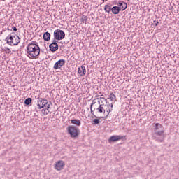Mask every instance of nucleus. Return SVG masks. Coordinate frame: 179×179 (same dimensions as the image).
I'll list each match as a JSON object with an SVG mask.
<instances>
[{
    "instance_id": "f257e3e1",
    "label": "nucleus",
    "mask_w": 179,
    "mask_h": 179,
    "mask_svg": "<svg viewBox=\"0 0 179 179\" xmlns=\"http://www.w3.org/2000/svg\"><path fill=\"white\" fill-rule=\"evenodd\" d=\"M94 100H98V103L94 101H92L90 106L91 114L94 115V118H108L113 109L110 110V103L107 101V99L100 97Z\"/></svg>"
},
{
    "instance_id": "f03ea898",
    "label": "nucleus",
    "mask_w": 179,
    "mask_h": 179,
    "mask_svg": "<svg viewBox=\"0 0 179 179\" xmlns=\"http://www.w3.org/2000/svg\"><path fill=\"white\" fill-rule=\"evenodd\" d=\"M27 52L31 58H36L40 55V46L36 41H32L27 46Z\"/></svg>"
},
{
    "instance_id": "7ed1b4c3",
    "label": "nucleus",
    "mask_w": 179,
    "mask_h": 179,
    "mask_svg": "<svg viewBox=\"0 0 179 179\" xmlns=\"http://www.w3.org/2000/svg\"><path fill=\"white\" fill-rule=\"evenodd\" d=\"M38 108L39 110H41V108H44V107H47L46 110V115L48 114V113H50V110H48V108H50V107L51 106V101H47V99H43V98H39L38 100Z\"/></svg>"
},
{
    "instance_id": "20e7f679",
    "label": "nucleus",
    "mask_w": 179,
    "mask_h": 179,
    "mask_svg": "<svg viewBox=\"0 0 179 179\" xmlns=\"http://www.w3.org/2000/svg\"><path fill=\"white\" fill-rule=\"evenodd\" d=\"M12 34H14L12 33ZM10 34L9 37L6 38L7 40V44H9V45H17L19 43H20V38L19 36L12 35Z\"/></svg>"
},
{
    "instance_id": "39448f33",
    "label": "nucleus",
    "mask_w": 179,
    "mask_h": 179,
    "mask_svg": "<svg viewBox=\"0 0 179 179\" xmlns=\"http://www.w3.org/2000/svg\"><path fill=\"white\" fill-rule=\"evenodd\" d=\"M153 139H155L157 142H164V138H166V134H164V129H161L159 131H155L152 136Z\"/></svg>"
},
{
    "instance_id": "423d86ee",
    "label": "nucleus",
    "mask_w": 179,
    "mask_h": 179,
    "mask_svg": "<svg viewBox=\"0 0 179 179\" xmlns=\"http://www.w3.org/2000/svg\"><path fill=\"white\" fill-rule=\"evenodd\" d=\"M67 131L71 136V138H78L79 134H80L79 129L75 126H69L67 127Z\"/></svg>"
},
{
    "instance_id": "0eeeda50",
    "label": "nucleus",
    "mask_w": 179,
    "mask_h": 179,
    "mask_svg": "<svg viewBox=\"0 0 179 179\" xmlns=\"http://www.w3.org/2000/svg\"><path fill=\"white\" fill-rule=\"evenodd\" d=\"M54 40L58 41L59 40H64L65 38V32L61 29H56L53 34Z\"/></svg>"
},
{
    "instance_id": "6e6552de",
    "label": "nucleus",
    "mask_w": 179,
    "mask_h": 179,
    "mask_svg": "<svg viewBox=\"0 0 179 179\" xmlns=\"http://www.w3.org/2000/svg\"><path fill=\"white\" fill-rule=\"evenodd\" d=\"M64 167H65V162L62 160L57 161L55 164V169L57 171H61V170H64Z\"/></svg>"
},
{
    "instance_id": "1a4fd4ad",
    "label": "nucleus",
    "mask_w": 179,
    "mask_h": 179,
    "mask_svg": "<svg viewBox=\"0 0 179 179\" xmlns=\"http://www.w3.org/2000/svg\"><path fill=\"white\" fill-rule=\"evenodd\" d=\"M50 50L52 52H55V51H58L59 46L58 45V41H55L53 39L52 43L49 45Z\"/></svg>"
},
{
    "instance_id": "9d476101",
    "label": "nucleus",
    "mask_w": 179,
    "mask_h": 179,
    "mask_svg": "<svg viewBox=\"0 0 179 179\" xmlns=\"http://www.w3.org/2000/svg\"><path fill=\"white\" fill-rule=\"evenodd\" d=\"M65 59H61L58 60L54 65V69H61L64 65H65Z\"/></svg>"
},
{
    "instance_id": "9b49d317",
    "label": "nucleus",
    "mask_w": 179,
    "mask_h": 179,
    "mask_svg": "<svg viewBox=\"0 0 179 179\" xmlns=\"http://www.w3.org/2000/svg\"><path fill=\"white\" fill-rule=\"evenodd\" d=\"M124 138H125L124 136H113L108 139V143L117 142V141H121V139H124Z\"/></svg>"
},
{
    "instance_id": "f8f14e48",
    "label": "nucleus",
    "mask_w": 179,
    "mask_h": 179,
    "mask_svg": "<svg viewBox=\"0 0 179 179\" xmlns=\"http://www.w3.org/2000/svg\"><path fill=\"white\" fill-rule=\"evenodd\" d=\"M118 6H120V10H125V9H127V8H128V4H127V3L124 1H121L120 0L118 1Z\"/></svg>"
},
{
    "instance_id": "ddd939ff",
    "label": "nucleus",
    "mask_w": 179,
    "mask_h": 179,
    "mask_svg": "<svg viewBox=\"0 0 179 179\" xmlns=\"http://www.w3.org/2000/svg\"><path fill=\"white\" fill-rule=\"evenodd\" d=\"M78 72L80 76H85L86 75V67L81 66V67L78 68Z\"/></svg>"
},
{
    "instance_id": "4468645a",
    "label": "nucleus",
    "mask_w": 179,
    "mask_h": 179,
    "mask_svg": "<svg viewBox=\"0 0 179 179\" xmlns=\"http://www.w3.org/2000/svg\"><path fill=\"white\" fill-rule=\"evenodd\" d=\"M110 10L113 15H118L121 12V8L118 6H113Z\"/></svg>"
},
{
    "instance_id": "2eb2a0df",
    "label": "nucleus",
    "mask_w": 179,
    "mask_h": 179,
    "mask_svg": "<svg viewBox=\"0 0 179 179\" xmlns=\"http://www.w3.org/2000/svg\"><path fill=\"white\" fill-rule=\"evenodd\" d=\"M50 39L51 34H50L49 32H45L43 34V40H45V41H50Z\"/></svg>"
},
{
    "instance_id": "dca6fc26",
    "label": "nucleus",
    "mask_w": 179,
    "mask_h": 179,
    "mask_svg": "<svg viewBox=\"0 0 179 179\" xmlns=\"http://www.w3.org/2000/svg\"><path fill=\"white\" fill-rule=\"evenodd\" d=\"M71 124H73L74 125H76L77 127H80L81 122L80 120L78 119H73L71 120Z\"/></svg>"
},
{
    "instance_id": "f3484780",
    "label": "nucleus",
    "mask_w": 179,
    "mask_h": 179,
    "mask_svg": "<svg viewBox=\"0 0 179 179\" xmlns=\"http://www.w3.org/2000/svg\"><path fill=\"white\" fill-rule=\"evenodd\" d=\"M163 129V125L159 124V123H155V128L154 129L155 132H157V131H160L159 129Z\"/></svg>"
},
{
    "instance_id": "a211bd4d",
    "label": "nucleus",
    "mask_w": 179,
    "mask_h": 179,
    "mask_svg": "<svg viewBox=\"0 0 179 179\" xmlns=\"http://www.w3.org/2000/svg\"><path fill=\"white\" fill-rule=\"evenodd\" d=\"M104 10L107 12V13H110L111 12V6L106 5L104 7Z\"/></svg>"
},
{
    "instance_id": "6ab92c4d",
    "label": "nucleus",
    "mask_w": 179,
    "mask_h": 179,
    "mask_svg": "<svg viewBox=\"0 0 179 179\" xmlns=\"http://www.w3.org/2000/svg\"><path fill=\"white\" fill-rule=\"evenodd\" d=\"M31 101H32L31 98L26 99L25 101H24L25 106H29V105L31 104Z\"/></svg>"
},
{
    "instance_id": "aec40b11",
    "label": "nucleus",
    "mask_w": 179,
    "mask_h": 179,
    "mask_svg": "<svg viewBox=\"0 0 179 179\" xmlns=\"http://www.w3.org/2000/svg\"><path fill=\"white\" fill-rule=\"evenodd\" d=\"M110 101H115V95L113 93H111L109 96L108 98Z\"/></svg>"
},
{
    "instance_id": "412c9836",
    "label": "nucleus",
    "mask_w": 179,
    "mask_h": 179,
    "mask_svg": "<svg viewBox=\"0 0 179 179\" xmlns=\"http://www.w3.org/2000/svg\"><path fill=\"white\" fill-rule=\"evenodd\" d=\"M80 20H81L82 23H86L87 22V16L83 15Z\"/></svg>"
},
{
    "instance_id": "4be33fe9",
    "label": "nucleus",
    "mask_w": 179,
    "mask_h": 179,
    "mask_svg": "<svg viewBox=\"0 0 179 179\" xmlns=\"http://www.w3.org/2000/svg\"><path fill=\"white\" fill-rule=\"evenodd\" d=\"M103 119L105 120L104 118H98V119H94L93 120L94 124H100V120Z\"/></svg>"
},
{
    "instance_id": "5701e85b",
    "label": "nucleus",
    "mask_w": 179,
    "mask_h": 179,
    "mask_svg": "<svg viewBox=\"0 0 179 179\" xmlns=\"http://www.w3.org/2000/svg\"><path fill=\"white\" fill-rule=\"evenodd\" d=\"M3 51H5L6 54H10V49L9 48H5Z\"/></svg>"
},
{
    "instance_id": "b1692460",
    "label": "nucleus",
    "mask_w": 179,
    "mask_h": 179,
    "mask_svg": "<svg viewBox=\"0 0 179 179\" xmlns=\"http://www.w3.org/2000/svg\"><path fill=\"white\" fill-rule=\"evenodd\" d=\"M13 31H17V28H16V27H13Z\"/></svg>"
},
{
    "instance_id": "393cba45",
    "label": "nucleus",
    "mask_w": 179,
    "mask_h": 179,
    "mask_svg": "<svg viewBox=\"0 0 179 179\" xmlns=\"http://www.w3.org/2000/svg\"><path fill=\"white\" fill-rule=\"evenodd\" d=\"M155 26H157L159 24V22L154 21Z\"/></svg>"
},
{
    "instance_id": "a878e982",
    "label": "nucleus",
    "mask_w": 179,
    "mask_h": 179,
    "mask_svg": "<svg viewBox=\"0 0 179 179\" xmlns=\"http://www.w3.org/2000/svg\"><path fill=\"white\" fill-rule=\"evenodd\" d=\"M113 106H114V103H112L110 104L111 108L110 109V110H112V111H113Z\"/></svg>"
},
{
    "instance_id": "bb28decb",
    "label": "nucleus",
    "mask_w": 179,
    "mask_h": 179,
    "mask_svg": "<svg viewBox=\"0 0 179 179\" xmlns=\"http://www.w3.org/2000/svg\"><path fill=\"white\" fill-rule=\"evenodd\" d=\"M96 97H100V95H96Z\"/></svg>"
},
{
    "instance_id": "cd10ccee",
    "label": "nucleus",
    "mask_w": 179,
    "mask_h": 179,
    "mask_svg": "<svg viewBox=\"0 0 179 179\" xmlns=\"http://www.w3.org/2000/svg\"><path fill=\"white\" fill-rule=\"evenodd\" d=\"M42 111H45V110H42Z\"/></svg>"
},
{
    "instance_id": "c85d7f7f",
    "label": "nucleus",
    "mask_w": 179,
    "mask_h": 179,
    "mask_svg": "<svg viewBox=\"0 0 179 179\" xmlns=\"http://www.w3.org/2000/svg\"><path fill=\"white\" fill-rule=\"evenodd\" d=\"M105 1H108V0H105ZM127 1H129V0H127Z\"/></svg>"
}]
</instances>
